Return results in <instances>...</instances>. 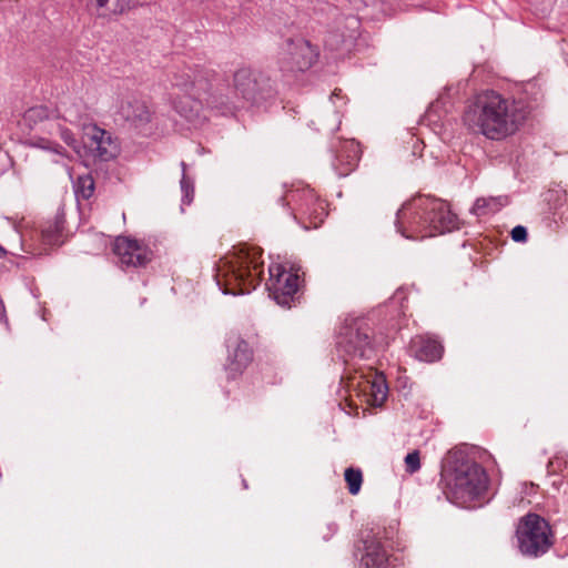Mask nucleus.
Returning <instances> with one entry per match:
<instances>
[{
    "instance_id": "nucleus-1",
    "label": "nucleus",
    "mask_w": 568,
    "mask_h": 568,
    "mask_svg": "<svg viewBox=\"0 0 568 568\" xmlns=\"http://www.w3.org/2000/svg\"><path fill=\"white\" fill-rule=\"evenodd\" d=\"M172 87L190 98L205 104L219 115H234L244 106L225 73L217 72L211 64L183 62L170 72Z\"/></svg>"
},
{
    "instance_id": "nucleus-2",
    "label": "nucleus",
    "mask_w": 568,
    "mask_h": 568,
    "mask_svg": "<svg viewBox=\"0 0 568 568\" xmlns=\"http://www.w3.org/2000/svg\"><path fill=\"white\" fill-rule=\"evenodd\" d=\"M528 113V105L523 100L486 90L475 97L465 111L464 121L487 139L500 141L518 131Z\"/></svg>"
},
{
    "instance_id": "nucleus-3",
    "label": "nucleus",
    "mask_w": 568,
    "mask_h": 568,
    "mask_svg": "<svg viewBox=\"0 0 568 568\" xmlns=\"http://www.w3.org/2000/svg\"><path fill=\"white\" fill-rule=\"evenodd\" d=\"M395 226L404 237L417 240L457 230L459 220L445 201L420 195L397 211Z\"/></svg>"
},
{
    "instance_id": "nucleus-4",
    "label": "nucleus",
    "mask_w": 568,
    "mask_h": 568,
    "mask_svg": "<svg viewBox=\"0 0 568 568\" xmlns=\"http://www.w3.org/2000/svg\"><path fill=\"white\" fill-rule=\"evenodd\" d=\"M443 476L447 497L463 507L478 499L488 488L485 468L462 449L448 453Z\"/></svg>"
},
{
    "instance_id": "nucleus-5",
    "label": "nucleus",
    "mask_w": 568,
    "mask_h": 568,
    "mask_svg": "<svg viewBox=\"0 0 568 568\" xmlns=\"http://www.w3.org/2000/svg\"><path fill=\"white\" fill-rule=\"evenodd\" d=\"M262 250L258 247L244 246L240 248L234 257L226 262L216 282L223 294L243 295L248 294L260 284L263 275Z\"/></svg>"
},
{
    "instance_id": "nucleus-6",
    "label": "nucleus",
    "mask_w": 568,
    "mask_h": 568,
    "mask_svg": "<svg viewBox=\"0 0 568 568\" xmlns=\"http://www.w3.org/2000/svg\"><path fill=\"white\" fill-rule=\"evenodd\" d=\"M336 349L344 363L355 358H371L374 353V341L368 320L346 318L337 336Z\"/></svg>"
},
{
    "instance_id": "nucleus-7",
    "label": "nucleus",
    "mask_w": 568,
    "mask_h": 568,
    "mask_svg": "<svg viewBox=\"0 0 568 568\" xmlns=\"http://www.w3.org/2000/svg\"><path fill=\"white\" fill-rule=\"evenodd\" d=\"M516 536L520 554L529 558L544 556L555 541L549 523L535 513H529L520 519Z\"/></svg>"
},
{
    "instance_id": "nucleus-8",
    "label": "nucleus",
    "mask_w": 568,
    "mask_h": 568,
    "mask_svg": "<svg viewBox=\"0 0 568 568\" xmlns=\"http://www.w3.org/2000/svg\"><path fill=\"white\" fill-rule=\"evenodd\" d=\"M233 88L243 104L262 105L276 95L271 79L248 67L239 68L234 72Z\"/></svg>"
},
{
    "instance_id": "nucleus-9",
    "label": "nucleus",
    "mask_w": 568,
    "mask_h": 568,
    "mask_svg": "<svg viewBox=\"0 0 568 568\" xmlns=\"http://www.w3.org/2000/svg\"><path fill=\"white\" fill-rule=\"evenodd\" d=\"M270 278L266 288L270 296L276 304L283 307H291L300 288V275L297 270H286L283 265H271L268 268Z\"/></svg>"
},
{
    "instance_id": "nucleus-10",
    "label": "nucleus",
    "mask_w": 568,
    "mask_h": 568,
    "mask_svg": "<svg viewBox=\"0 0 568 568\" xmlns=\"http://www.w3.org/2000/svg\"><path fill=\"white\" fill-rule=\"evenodd\" d=\"M318 52L305 39L287 40L281 58V68L288 72H304L317 60Z\"/></svg>"
},
{
    "instance_id": "nucleus-11",
    "label": "nucleus",
    "mask_w": 568,
    "mask_h": 568,
    "mask_svg": "<svg viewBox=\"0 0 568 568\" xmlns=\"http://www.w3.org/2000/svg\"><path fill=\"white\" fill-rule=\"evenodd\" d=\"M123 271L145 267L153 260V251L143 242L126 236H119L113 246Z\"/></svg>"
},
{
    "instance_id": "nucleus-12",
    "label": "nucleus",
    "mask_w": 568,
    "mask_h": 568,
    "mask_svg": "<svg viewBox=\"0 0 568 568\" xmlns=\"http://www.w3.org/2000/svg\"><path fill=\"white\" fill-rule=\"evenodd\" d=\"M227 351L224 369L229 379H235L247 368L253 361V349L240 334L231 332L226 339Z\"/></svg>"
},
{
    "instance_id": "nucleus-13",
    "label": "nucleus",
    "mask_w": 568,
    "mask_h": 568,
    "mask_svg": "<svg viewBox=\"0 0 568 568\" xmlns=\"http://www.w3.org/2000/svg\"><path fill=\"white\" fill-rule=\"evenodd\" d=\"M84 145L94 159L104 162L115 158L119 152L111 133L97 125L87 129Z\"/></svg>"
},
{
    "instance_id": "nucleus-14",
    "label": "nucleus",
    "mask_w": 568,
    "mask_h": 568,
    "mask_svg": "<svg viewBox=\"0 0 568 568\" xmlns=\"http://www.w3.org/2000/svg\"><path fill=\"white\" fill-rule=\"evenodd\" d=\"M359 568H395L397 558L390 556L375 535L363 539Z\"/></svg>"
},
{
    "instance_id": "nucleus-15",
    "label": "nucleus",
    "mask_w": 568,
    "mask_h": 568,
    "mask_svg": "<svg viewBox=\"0 0 568 568\" xmlns=\"http://www.w3.org/2000/svg\"><path fill=\"white\" fill-rule=\"evenodd\" d=\"M361 148L355 140L338 141L335 146L333 169L339 178L347 176L357 166L361 159Z\"/></svg>"
},
{
    "instance_id": "nucleus-16",
    "label": "nucleus",
    "mask_w": 568,
    "mask_h": 568,
    "mask_svg": "<svg viewBox=\"0 0 568 568\" xmlns=\"http://www.w3.org/2000/svg\"><path fill=\"white\" fill-rule=\"evenodd\" d=\"M118 114L136 129L145 126L152 118V112L145 102L138 99L123 101L119 106Z\"/></svg>"
},
{
    "instance_id": "nucleus-17",
    "label": "nucleus",
    "mask_w": 568,
    "mask_h": 568,
    "mask_svg": "<svg viewBox=\"0 0 568 568\" xmlns=\"http://www.w3.org/2000/svg\"><path fill=\"white\" fill-rule=\"evenodd\" d=\"M278 201L282 205L290 206L292 212H300V205L305 203L307 205L312 203L318 207L322 206V200H320L314 190L308 186L291 189L285 195L281 196ZM293 215L296 219V214L293 213Z\"/></svg>"
},
{
    "instance_id": "nucleus-18",
    "label": "nucleus",
    "mask_w": 568,
    "mask_h": 568,
    "mask_svg": "<svg viewBox=\"0 0 568 568\" xmlns=\"http://www.w3.org/2000/svg\"><path fill=\"white\" fill-rule=\"evenodd\" d=\"M410 347L416 358L428 363L440 359L444 351L440 342L429 336L415 337Z\"/></svg>"
},
{
    "instance_id": "nucleus-19",
    "label": "nucleus",
    "mask_w": 568,
    "mask_h": 568,
    "mask_svg": "<svg viewBox=\"0 0 568 568\" xmlns=\"http://www.w3.org/2000/svg\"><path fill=\"white\" fill-rule=\"evenodd\" d=\"M363 390L369 394V402L376 406L382 405L387 397V386L382 377L365 379Z\"/></svg>"
},
{
    "instance_id": "nucleus-20",
    "label": "nucleus",
    "mask_w": 568,
    "mask_h": 568,
    "mask_svg": "<svg viewBox=\"0 0 568 568\" xmlns=\"http://www.w3.org/2000/svg\"><path fill=\"white\" fill-rule=\"evenodd\" d=\"M503 206L500 197H478L471 209L470 213L477 217L487 216L497 213Z\"/></svg>"
},
{
    "instance_id": "nucleus-21",
    "label": "nucleus",
    "mask_w": 568,
    "mask_h": 568,
    "mask_svg": "<svg viewBox=\"0 0 568 568\" xmlns=\"http://www.w3.org/2000/svg\"><path fill=\"white\" fill-rule=\"evenodd\" d=\"M97 9H109L112 14H123L130 10L133 0H88Z\"/></svg>"
},
{
    "instance_id": "nucleus-22",
    "label": "nucleus",
    "mask_w": 568,
    "mask_h": 568,
    "mask_svg": "<svg viewBox=\"0 0 568 568\" xmlns=\"http://www.w3.org/2000/svg\"><path fill=\"white\" fill-rule=\"evenodd\" d=\"M26 144L31 148L41 149L45 151H50L60 156H67V151L59 143L53 142L49 139L41 136H33L26 141Z\"/></svg>"
},
{
    "instance_id": "nucleus-23",
    "label": "nucleus",
    "mask_w": 568,
    "mask_h": 568,
    "mask_svg": "<svg viewBox=\"0 0 568 568\" xmlns=\"http://www.w3.org/2000/svg\"><path fill=\"white\" fill-rule=\"evenodd\" d=\"M77 197L89 200L94 193V180L91 174L78 176L74 183Z\"/></svg>"
},
{
    "instance_id": "nucleus-24",
    "label": "nucleus",
    "mask_w": 568,
    "mask_h": 568,
    "mask_svg": "<svg viewBox=\"0 0 568 568\" xmlns=\"http://www.w3.org/2000/svg\"><path fill=\"white\" fill-rule=\"evenodd\" d=\"M344 478L347 484L349 494L357 495L363 483L362 470L358 468L348 467L345 469Z\"/></svg>"
},
{
    "instance_id": "nucleus-25",
    "label": "nucleus",
    "mask_w": 568,
    "mask_h": 568,
    "mask_svg": "<svg viewBox=\"0 0 568 568\" xmlns=\"http://www.w3.org/2000/svg\"><path fill=\"white\" fill-rule=\"evenodd\" d=\"M324 211H325V203H324V201H322L321 207H318L312 203H308V205L306 203L301 204L298 213L308 216L311 219V222L314 225H316L318 222L323 221Z\"/></svg>"
},
{
    "instance_id": "nucleus-26",
    "label": "nucleus",
    "mask_w": 568,
    "mask_h": 568,
    "mask_svg": "<svg viewBox=\"0 0 568 568\" xmlns=\"http://www.w3.org/2000/svg\"><path fill=\"white\" fill-rule=\"evenodd\" d=\"M568 466V454L565 450H558L547 464L548 474H557Z\"/></svg>"
},
{
    "instance_id": "nucleus-27",
    "label": "nucleus",
    "mask_w": 568,
    "mask_h": 568,
    "mask_svg": "<svg viewBox=\"0 0 568 568\" xmlns=\"http://www.w3.org/2000/svg\"><path fill=\"white\" fill-rule=\"evenodd\" d=\"M182 205H190L194 196V181L187 174L181 176Z\"/></svg>"
},
{
    "instance_id": "nucleus-28",
    "label": "nucleus",
    "mask_w": 568,
    "mask_h": 568,
    "mask_svg": "<svg viewBox=\"0 0 568 568\" xmlns=\"http://www.w3.org/2000/svg\"><path fill=\"white\" fill-rule=\"evenodd\" d=\"M49 116H50V111L44 105H37L33 108H30L26 112V115H24L26 120L33 121V122L47 120V119H49Z\"/></svg>"
},
{
    "instance_id": "nucleus-29",
    "label": "nucleus",
    "mask_w": 568,
    "mask_h": 568,
    "mask_svg": "<svg viewBox=\"0 0 568 568\" xmlns=\"http://www.w3.org/2000/svg\"><path fill=\"white\" fill-rule=\"evenodd\" d=\"M567 200V193L564 190H549L546 193V201L552 204L555 209L560 206Z\"/></svg>"
},
{
    "instance_id": "nucleus-30",
    "label": "nucleus",
    "mask_w": 568,
    "mask_h": 568,
    "mask_svg": "<svg viewBox=\"0 0 568 568\" xmlns=\"http://www.w3.org/2000/svg\"><path fill=\"white\" fill-rule=\"evenodd\" d=\"M406 471L414 474L420 468V458L418 450L408 453L405 457Z\"/></svg>"
},
{
    "instance_id": "nucleus-31",
    "label": "nucleus",
    "mask_w": 568,
    "mask_h": 568,
    "mask_svg": "<svg viewBox=\"0 0 568 568\" xmlns=\"http://www.w3.org/2000/svg\"><path fill=\"white\" fill-rule=\"evenodd\" d=\"M62 225L60 221H55L53 225H50L43 231L44 239L50 243H55L58 237L61 235Z\"/></svg>"
},
{
    "instance_id": "nucleus-32",
    "label": "nucleus",
    "mask_w": 568,
    "mask_h": 568,
    "mask_svg": "<svg viewBox=\"0 0 568 568\" xmlns=\"http://www.w3.org/2000/svg\"><path fill=\"white\" fill-rule=\"evenodd\" d=\"M511 239L515 242L523 243L527 241L528 232L523 225L515 226L510 232Z\"/></svg>"
},
{
    "instance_id": "nucleus-33",
    "label": "nucleus",
    "mask_w": 568,
    "mask_h": 568,
    "mask_svg": "<svg viewBox=\"0 0 568 568\" xmlns=\"http://www.w3.org/2000/svg\"><path fill=\"white\" fill-rule=\"evenodd\" d=\"M60 136L69 146L77 148V139L71 130L61 128Z\"/></svg>"
},
{
    "instance_id": "nucleus-34",
    "label": "nucleus",
    "mask_w": 568,
    "mask_h": 568,
    "mask_svg": "<svg viewBox=\"0 0 568 568\" xmlns=\"http://www.w3.org/2000/svg\"><path fill=\"white\" fill-rule=\"evenodd\" d=\"M62 118L70 123H75L81 119V115L78 111L73 112L71 109H65Z\"/></svg>"
},
{
    "instance_id": "nucleus-35",
    "label": "nucleus",
    "mask_w": 568,
    "mask_h": 568,
    "mask_svg": "<svg viewBox=\"0 0 568 568\" xmlns=\"http://www.w3.org/2000/svg\"><path fill=\"white\" fill-rule=\"evenodd\" d=\"M4 321H7V313H6L4 304H3L2 300L0 298V322H4Z\"/></svg>"
},
{
    "instance_id": "nucleus-36",
    "label": "nucleus",
    "mask_w": 568,
    "mask_h": 568,
    "mask_svg": "<svg viewBox=\"0 0 568 568\" xmlns=\"http://www.w3.org/2000/svg\"><path fill=\"white\" fill-rule=\"evenodd\" d=\"M182 175L186 174V163L184 161L181 162Z\"/></svg>"
},
{
    "instance_id": "nucleus-37",
    "label": "nucleus",
    "mask_w": 568,
    "mask_h": 568,
    "mask_svg": "<svg viewBox=\"0 0 568 568\" xmlns=\"http://www.w3.org/2000/svg\"><path fill=\"white\" fill-rule=\"evenodd\" d=\"M329 530H332L333 532H335L337 530V525L336 524H331L328 526Z\"/></svg>"
},
{
    "instance_id": "nucleus-38",
    "label": "nucleus",
    "mask_w": 568,
    "mask_h": 568,
    "mask_svg": "<svg viewBox=\"0 0 568 568\" xmlns=\"http://www.w3.org/2000/svg\"><path fill=\"white\" fill-rule=\"evenodd\" d=\"M355 381H356V377H352V379H351V385H352V386H355ZM361 385H362V384H361V382H358V383L356 384V386H361Z\"/></svg>"
},
{
    "instance_id": "nucleus-39",
    "label": "nucleus",
    "mask_w": 568,
    "mask_h": 568,
    "mask_svg": "<svg viewBox=\"0 0 568 568\" xmlns=\"http://www.w3.org/2000/svg\"><path fill=\"white\" fill-rule=\"evenodd\" d=\"M402 294V292L398 290L395 295H394V298H396L397 296H399Z\"/></svg>"
},
{
    "instance_id": "nucleus-40",
    "label": "nucleus",
    "mask_w": 568,
    "mask_h": 568,
    "mask_svg": "<svg viewBox=\"0 0 568 568\" xmlns=\"http://www.w3.org/2000/svg\"><path fill=\"white\" fill-rule=\"evenodd\" d=\"M4 253V250L2 248V246L0 245V256Z\"/></svg>"
}]
</instances>
